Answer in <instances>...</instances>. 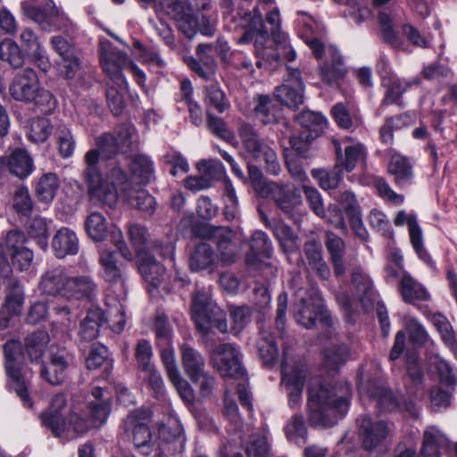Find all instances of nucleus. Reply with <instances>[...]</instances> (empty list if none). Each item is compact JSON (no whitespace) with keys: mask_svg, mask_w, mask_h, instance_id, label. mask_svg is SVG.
<instances>
[{"mask_svg":"<svg viewBox=\"0 0 457 457\" xmlns=\"http://www.w3.org/2000/svg\"><path fill=\"white\" fill-rule=\"evenodd\" d=\"M352 390L348 383L336 386L313 381L308 390V419L314 427L336 425L348 411Z\"/></svg>","mask_w":457,"mask_h":457,"instance_id":"1","label":"nucleus"},{"mask_svg":"<svg viewBox=\"0 0 457 457\" xmlns=\"http://www.w3.org/2000/svg\"><path fill=\"white\" fill-rule=\"evenodd\" d=\"M98 165V151L87 152L83 176L87 193L92 200L111 206L116 203L119 191L125 195L129 190L127 173L118 162H114L109 164L105 179H104Z\"/></svg>","mask_w":457,"mask_h":457,"instance_id":"2","label":"nucleus"},{"mask_svg":"<svg viewBox=\"0 0 457 457\" xmlns=\"http://www.w3.org/2000/svg\"><path fill=\"white\" fill-rule=\"evenodd\" d=\"M65 406V395H55L50 410L41 415V422L55 437L69 441L85 435L90 429V424L84 416L74 410L64 417L62 411Z\"/></svg>","mask_w":457,"mask_h":457,"instance_id":"3","label":"nucleus"},{"mask_svg":"<svg viewBox=\"0 0 457 457\" xmlns=\"http://www.w3.org/2000/svg\"><path fill=\"white\" fill-rule=\"evenodd\" d=\"M100 62L104 71L112 83L106 89L107 104L112 112L118 116L122 112L125 105L124 96L128 92V82L119 71V65L125 63L126 58L117 49L104 46L101 48Z\"/></svg>","mask_w":457,"mask_h":457,"instance_id":"4","label":"nucleus"},{"mask_svg":"<svg viewBox=\"0 0 457 457\" xmlns=\"http://www.w3.org/2000/svg\"><path fill=\"white\" fill-rule=\"evenodd\" d=\"M9 94L16 101L34 103L46 112L55 105L52 93L40 87L37 72L26 68L17 72L9 85Z\"/></svg>","mask_w":457,"mask_h":457,"instance_id":"5","label":"nucleus"},{"mask_svg":"<svg viewBox=\"0 0 457 457\" xmlns=\"http://www.w3.org/2000/svg\"><path fill=\"white\" fill-rule=\"evenodd\" d=\"M318 318L325 326L332 325L330 315L324 306L319 289L312 287L309 289L297 290L295 303L296 322L306 328H312L315 326Z\"/></svg>","mask_w":457,"mask_h":457,"instance_id":"6","label":"nucleus"},{"mask_svg":"<svg viewBox=\"0 0 457 457\" xmlns=\"http://www.w3.org/2000/svg\"><path fill=\"white\" fill-rule=\"evenodd\" d=\"M192 319L197 328L207 335L212 328L220 333L228 331L225 312L212 302L207 292L197 291L193 295L191 306Z\"/></svg>","mask_w":457,"mask_h":457,"instance_id":"7","label":"nucleus"},{"mask_svg":"<svg viewBox=\"0 0 457 457\" xmlns=\"http://www.w3.org/2000/svg\"><path fill=\"white\" fill-rule=\"evenodd\" d=\"M241 21L245 22V24L243 25L245 31L238 38L237 42L239 44L249 43L253 37V33L259 35L262 39L268 41V34L270 32L273 41L278 40L280 43L282 42L281 40H284L285 35H287L280 29L281 18L279 10L277 7L273 8L266 14V22L270 26V29H266L262 13L258 6H255L252 12H245L244 16L241 17Z\"/></svg>","mask_w":457,"mask_h":457,"instance_id":"8","label":"nucleus"},{"mask_svg":"<svg viewBox=\"0 0 457 457\" xmlns=\"http://www.w3.org/2000/svg\"><path fill=\"white\" fill-rule=\"evenodd\" d=\"M359 391L361 395H366L377 402L380 411L406 412L413 418H418L420 410L412 400H402L392 391L383 387L376 381H370L362 373L360 374Z\"/></svg>","mask_w":457,"mask_h":457,"instance_id":"9","label":"nucleus"},{"mask_svg":"<svg viewBox=\"0 0 457 457\" xmlns=\"http://www.w3.org/2000/svg\"><path fill=\"white\" fill-rule=\"evenodd\" d=\"M238 134L246 152L256 161L264 162L267 173L277 176L281 166L275 150L269 145L250 124H243Z\"/></svg>","mask_w":457,"mask_h":457,"instance_id":"10","label":"nucleus"},{"mask_svg":"<svg viewBox=\"0 0 457 457\" xmlns=\"http://www.w3.org/2000/svg\"><path fill=\"white\" fill-rule=\"evenodd\" d=\"M5 370L10 378L9 387L13 390L23 402L26 408H32L33 403L29 397L22 373L23 356L19 342L8 341L4 346Z\"/></svg>","mask_w":457,"mask_h":457,"instance_id":"11","label":"nucleus"},{"mask_svg":"<svg viewBox=\"0 0 457 457\" xmlns=\"http://www.w3.org/2000/svg\"><path fill=\"white\" fill-rule=\"evenodd\" d=\"M162 12L176 21L180 32L187 37L193 38L197 31L206 36L213 35L214 24L204 15L196 16L190 8L185 7L179 0H173Z\"/></svg>","mask_w":457,"mask_h":457,"instance_id":"12","label":"nucleus"},{"mask_svg":"<svg viewBox=\"0 0 457 457\" xmlns=\"http://www.w3.org/2000/svg\"><path fill=\"white\" fill-rule=\"evenodd\" d=\"M359 422L363 450L370 453L383 451L387 440L394 436L395 425L383 420H374L370 416L362 417Z\"/></svg>","mask_w":457,"mask_h":457,"instance_id":"13","label":"nucleus"},{"mask_svg":"<svg viewBox=\"0 0 457 457\" xmlns=\"http://www.w3.org/2000/svg\"><path fill=\"white\" fill-rule=\"evenodd\" d=\"M243 354L235 345L224 343L210 353V362L213 369L224 378L239 379L245 376L242 364Z\"/></svg>","mask_w":457,"mask_h":457,"instance_id":"14","label":"nucleus"},{"mask_svg":"<svg viewBox=\"0 0 457 457\" xmlns=\"http://www.w3.org/2000/svg\"><path fill=\"white\" fill-rule=\"evenodd\" d=\"M281 370L282 383L286 386L289 396V405L295 408L302 398L306 369L303 364L297 362L290 354L288 349L285 347L283 349Z\"/></svg>","mask_w":457,"mask_h":457,"instance_id":"15","label":"nucleus"},{"mask_svg":"<svg viewBox=\"0 0 457 457\" xmlns=\"http://www.w3.org/2000/svg\"><path fill=\"white\" fill-rule=\"evenodd\" d=\"M150 412L138 409L130 412L123 420L122 435L131 441L137 448L146 447L152 440L148 426Z\"/></svg>","mask_w":457,"mask_h":457,"instance_id":"16","label":"nucleus"},{"mask_svg":"<svg viewBox=\"0 0 457 457\" xmlns=\"http://www.w3.org/2000/svg\"><path fill=\"white\" fill-rule=\"evenodd\" d=\"M262 197H270L277 207L286 215L291 216L302 203L301 195L287 184L270 181L261 187Z\"/></svg>","mask_w":457,"mask_h":457,"instance_id":"17","label":"nucleus"},{"mask_svg":"<svg viewBox=\"0 0 457 457\" xmlns=\"http://www.w3.org/2000/svg\"><path fill=\"white\" fill-rule=\"evenodd\" d=\"M274 96L281 104L292 109L303 104V83L299 70L288 68V78L275 88Z\"/></svg>","mask_w":457,"mask_h":457,"instance_id":"18","label":"nucleus"},{"mask_svg":"<svg viewBox=\"0 0 457 457\" xmlns=\"http://www.w3.org/2000/svg\"><path fill=\"white\" fill-rule=\"evenodd\" d=\"M21 8L25 16L38 24L45 30L65 29L70 21L60 14L55 9L46 12L28 3H22Z\"/></svg>","mask_w":457,"mask_h":457,"instance_id":"19","label":"nucleus"},{"mask_svg":"<svg viewBox=\"0 0 457 457\" xmlns=\"http://www.w3.org/2000/svg\"><path fill=\"white\" fill-rule=\"evenodd\" d=\"M24 303V293L21 283L11 278L7 286V295L0 311V328H6L12 318L20 314Z\"/></svg>","mask_w":457,"mask_h":457,"instance_id":"20","label":"nucleus"},{"mask_svg":"<svg viewBox=\"0 0 457 457\" xmlns=\"http://www.w3.org/2000/svg\"><path fill=\"white\" fill-rule=\"evenodd\" d=\"M198 59L192 56L185 59L190 69L206 81H213L216 76L217 63L212 56V45H199L196 48Z\"/></svg>","mask_w":457,"mask_h":457,"instance_id":"21","label":"nucleus"},{"mask_svg":"<svg viewBox=\"0 0 457 457\" xmlns=\"http://www.w3.org/2000/svg\"><path fill=\"white\" fill-rule=\"evenodd\" d=\"M353 294L362 307L368 311L376 300V293L370 278L361 269H356L352 274Z\"/></svg>","mask_w":457,"mask_h":457,"instance_id":"22","label":"nucleus"},{"mask_svg":"<svg viewBox=\"0 0 457 457\" xmlns=\"http://www.w3.org/2000/svg\"><path fill=\"white\" fill-rule=\"evenodd\" d=\"M337 167L343 171L351 172L359 162L366 159L367 151L360 142L351 141L345 146L344 154L340 145L336 146Z\"/></svg>","mask_w":457,"mask_h":457,"instance_id":"23","label":"nucleus"},{"mask_svg":"<svg viewBox=\"0 0 457 457\" xmlns=\"http://www.w3.org/2000/svg\"><path fill=\"white\" fill-rule=\"evenodd\" d=\"M181 362L186 374L196 382L205 371V359L203 354L188 344L180 346Z\"/></svg>","mask_w":457,"mask_h":457,"instance_id":"24","label":"nucleus"},{"mask_svg":"<svg viewBox=\"0 0 457 457\" xmlns=\"http://www.w3.org/2000/svg\"><path fill=\"white\" fill-rule=\"evenodd\" d=\"M249 246L250 250L245 256V261L250 265H255L271 257V241L263 231L256 230L252 234Z\"/></svg>","mask_w":457,"mask_h":457,"instance_id":"25","label":"nucleus"},{"mask_svg":"<svg viewBox=\"0 0 457 457\" xmlns=\"http://www.w3.org/2000/svg\"><path fill=\"white\" fill-rule=\"evenodd\" d=\"M70 277L62 267L47 270L41 277L40 289L47 295H61L65 297Z\"/></svg>","mask_w":457,"mask_h":457,"instance_id":"26","label":"nucleus"},{"mask_svg":"<svg viewBox=\"0 0 457 457\" xmlns=\"http://www.w3.org/2000/svg\"><path fill=\"white\" fill-rule=\"evenodd\" d=\"M103 269V277L110 284L120 285L123 294L127 295L126 275L117 265L115 252L103 251L99 258Z\"/></svg>","mask_w":457,"mask_h":457,"instance_id":"27","label":"nucleus"},{"mask_svg":"<svg viewBox=\"0 0 457 457\" xmlns=\"http://www.w3.org/2000/svg\"><path fill=\"white\" fill-rule=\"evenodd\" d=\"M138 270L145 281L153 289L158 288L164 280L165 268L147 253L139 255Z\"/></svg>","mask_w":457,"mask_h":457,"instance_id":"28","label":"nucleus"},{"mask_svg":"<svg viewBox=\"0 0 457 457\" xmlns=\"http://www.w3.org/2000/svg\"><path fill=\"white\" fill-rule=\"evenodd\" d=\"M126 295L123 294L120 299L108 296L106 302L104 321L108 322L111 329L117 334L122 332L126 325Z\"/></svg>","mask_w":457,"mask_h":457,"instance_id":"29","label":"nucleus"},{"mask_svg":"<svg viewBox=\"0 0 457 457\" xmlns=\"http://www.w3.org/2000/svg\"><path fill=\"white\" fill-rule=\"evenodd\" d=\"M297 122L308 132L301 134V138L304 141H311L319 137L326 129L327 120L320 113L310 110H304L296 116Z\"/></svg>","mask_w":457,"mask_h":457,"instance_id":"30","label":"nucleus"},{"mask_svg":"<svg viewBox=\"0 0 457 457\" xmlns=\"http://www.w3.org/2000/svg\"><path fill=\"white\" fill-rule=\"evenodd\" d=\"M448 445L446 436L436 427L428 426L423 434L422 457H441V450Z\"/></svg>","mask_w":457,"mask_h":457,"instance_id":"31","label":"nucleus"},{"mask_svg":"<svg viewBox=\"0 0 457 457\" xmlns=\"http://www.w3.org/2000/svg\"><path fill=\"white\" fill-rule=\"evenodd\" d=\"M52 246L58 258L73 255L79 251V238L73 230L63 227L53 237Z\"/></svg>","mask_w":457,"mask_h":457,"instance_id":"32","label":"nucleus"},{"mask_svg":"<svg viewBox=\"0 0 457 457\" xmlns=\"http://www.w3.org/2000/svg\"><path fill=\"white\" fill-rule=\"evenodd\" d=\"M327 54H330L331 59L320 67L321 79L328 85L337 84L339 79L345 77L346 70L336 47L328 46L326 50Z\"/></svg>","mask_w":457,"mask_h":457,"instance_id":"33","label":"nucleus"},{"mask_svg":"<svg viewBox=\"0 0 457 457\" xmlns=\"http://www.w3.org/2000/svg\"><path fill=\"white\" fill-rule=\"evenodd\" d=\"M97 293V286L89 276L70 278L65 297L81 299H93Z\"/></svg>","mask_w":457,"mask_h":457,"instance_id":"34","label":"nucleus"},{"mask_svg":"<svg viewBox=\"0 0 457 457\" xmlns=\"http://www.w3.org/2000/svg\"><path fill=\"white\" fill-rule=\"evenodd\" d=\"M325 246L329 254V260L332 263L334 273L337 277H341L345 272L344 255L345 253V241L332 232H328Z\"/></svg>","mask_w":457,"mask_h":457,"instance_id":"35","label":"nucleus"},{"mask_svg":"<svg viewBox=\"0 0 457 457\" xmlns=\"http://www.w3.org/2000/svg\"><path fill=\"white\" fill-rule=\"evenodd\" d=\"M68 365V361L62 353H53L49 362L41 366V377L51 385H60L65 378Z\"/></svg>","mask_w":457,"mask_h":457,"instance_id":"36","label":"nucleus"},{"mask_svg":"<svg viewBox=\"0 0 457 457\" xmlns=\"http://www.w3.org/2000/svg\"><path fill=\"white\" fill-rule=\"evenodd\" d=\"M5 162L10 173L20 179L27 178L34 169L32 157L27 151L21 148L14 149L9 156L5 157Z\"/></svg>","mask_w":457,"mask_h":457,"instance_id":"37","label":"nucleus"},{"mask_svg":"<svg viewBox=\"0 0 457 457\" xmlns=\"http://www.w3.org/2000/svg\"><path fill=\"white\" fill-rule=\"evenodd\" d=\"M217 261V256L212 246L206 243H200L192 251L188 264L189 269L194 272H198L210 268H213Z\"/></svg>","mask_w":457,"mask_h":457,"instance_id":"38","label":"nucleus"},{"mask_svg":"<svg viewBox=\"0 0 457 457\" xmlns=\"http://www.w3.org/2000/svg\"><path fill=\"white\" fill-rule=\"evenodd\" d=\"M129 170L131 179L139 185L149 184L155 178L154 163L144 154L136 155L131 159Z\"/></svg>","mask_w":457,"mask_h":457,"instance_id":"39","label":"nucleus"},{"mask_svg":"<svg viewBox=\"0 0 457 457\" xmlns=\"http://www.w3.org/2000/svg\"><path fill=\"white\" fill-rule=\"evenodd\" d=\"M309 267L322 279L330 277V270L323 259L320 245L316 241L306 242L303 247Z\"/></svg>","mask_w":457,"mask_h":457,"instance_id":"40","label":"nucleus"},{"mask_svg":"<svg viewBox=\"0 0 457 457\" xmlns=\"http://www.w3.org/2000/svg\"><path fill=\"white\" fill-rule=\"evenodd\" d=\"M214 237L216 238L217 247L220 253V261L229 265L236 262L237 253L235 246L232 245L233 232L231 229L221 227L214 230Z\"/></svg>","mask_w":457,"mask_h":457,"instance_id":"41","label":"nucleus"},{"mask_svg":"<svg viewBox=\"0 0 457 457\" xmlns=\"http://www.w3.org/2000/svg\"><path fill=\"white\" fill-rule=\"evenodd\" d=\"M399 291L404 302L413 303L428 298L427 290L409 273L403 272L400 280Z\"/></svg>","mask_w":457,"mask_h":457,"instance_id":"42","label":"nucleus"},{"mask_svg":"<svg viewBox=\"0 0 457 457\" xmlns=\"http://www.w3.org/2000/svg\"><path fill=\"white\" fill-rule=\"evenodd\" d=\"M259 355L265 365L272 364L278 357V349L273 334L268 328L262 326L257 342Z\"/></svg>","mask_w":457,"mask_h":457,"instance_id":"43","label":"nucleus"},{"mask_svg":"<svg viewBox=\"0 0 457 457\" xmlns=\"http://www.w3.org/2000/svg\"><path fill=\"white\" fill-rule=\"evenodd\" d=\"M254 114L263 124L278 121L280 116V107L268 95H261L256 98Z\"/></svg>","mask_w":457,"mask_h":457,"instance_id":"44","label":"nucleus"},{"mask_svg":"<svg viewBox=\"0 0 457 457\" xmlns=\"http://www.w3.org/2000/svg\"><path fill=\"white\" fill-rule=\"evenodd\" d=\"M104 322V312L100 308H94L88 311L80 324L79 334L81 337L86 341L96 339L99 333V328Z\"/></svg>","mask_w":457,"mask_h":457,"instance_id":"45","label":"nucleus"},{"mask_svg":"<svg viewBox=\"0 0 457 457\" xmlns=\"http://www.w3.org/2000/svg\"><path fill=\"white\" fill-rule=\"evenodd\" d=\"M388 172L395 177V183L404 186L412 179V166L407 158L394 154L388 164Z\"/></svg>","mask_w":457,"mask_h":457,"instance_id":"46","label":"nucleus"},{"mask_svg":"<svg viewBox=\"0 0 457 457\" xmlns=\"http://www.w3.org/2000/svg\"><path fill=\"white\" fill-rule=\"evenodd\" d=\"M60 187L58 176L53 172L42 175L36 184V195L39 201L50 203L55 197Z\"/></svg>","mask_w":457,"mask_h":457,"instance_id":"47","label":"nucleus"},{"mask_svg":"<svg viewBox=\"0 0 457 457\" xmlns=\"http://www.w3.org/2000/svg\"><path fill=\"white\" fill-rule=\"evenodd\" d=\"M204 103L207 110L213 108L219 112H224L229 107V102L218 82H212L204 87Z\"/></svg>","mask_w":457,"mask_h":457,"instance_id":"48","label":"nucleus"},{"mask_svg":"<svg viewBox=\"0 0 457 457\" xmlns=\"http://www.w3.org/2000/svg\"><path fill=\"white\" fill-rule=\"evenodd\" d=\"M48 342L49 336L43 330L34 332L26 337L25 348L32 362L37 361L43 356Z\"/></svg>","mask_w":457,"mask_h":457,"instance_id":"49","label":"nucleus"},{"mask_svg":"<svg viewBox=\"0 0 457 457\" xmlns=\"http://www.w3.org/2000/svg\"><path fill=\"white\" fill-rule=\"evenodd\" d=\"M272 44H274L273 41ZM274 46V47L271 46L269 39L266 41L260 37L255 41V53L259 59L256 62L258 67L262 66V61L269 62L270 68L277 66L280 59V50L276 45Z\"/></svg>","mask_w":457,"mask_h":457,"instance_id":"50","label":"nucleus"},{"mask_svg":"<svg viewBox=\"0 0 457 457\" xmlns=\"http://www.w3.org/2000/svg\"><path fill=\"white\" fill-rule=\"evenodd\" d=\"M353 356L346 344L334 345L325 350V365L330 370H337Z\"/></svg>","mask_w":457,"mask_h":457,"instance_id":"51","label":"nucleus"},{"mask_svg":"<svg viewBox=\"0 0 457 457\" xmlns=\"http://www.w3.org/2000/svg\"><path fill=\"white\" fill-rule=\"evenodd\" d=\"M408 228L410 239L416 253L424 262L432 265L431 258L426 249L423 247V237L421 228L418 224L416 217L412 214L408 219Z\"/></svg>","mask_w":457,"mask_h":457,"instance_id":"52","label":"nucleus"},{"mask_svg":"<svg viewBox=\"0 0 457 457\" xmlns=\"http://www.w3.org/2000/svg\"><path fill=\"white\" fill-rule=\"evenodd\" d=\"M0 59L6 62L13 69L24 64V57L19 46L12 39H5L0 44Z\"/></svg>","mask_w":457,"mask_h":457,"instance_id":"53","label":"nucleus"},{"mask_svg":"<svg viewBox=\"0 0 457 457\" xmlns=\"http://www.w3.org/2000/svg\"><path fill=\"white\" fill-rule=\"evenodd\" d=\"M129 204L147 214H153L155 210L156 202L146 190L139 189L133 193L125 194Z\"/></svg>","mask_w":457,"mask_h":457,"instance_id":"54","label":"nucleus"},{"mask_svg":"<svg viewBox=\"0 0 457 457\" xmlns=\"http://www.w3.org/2000/svg\"><path fill=\"white\" fill-rule=\"evenodd\" d=\"M85 227L88 236L93 240L101 242L105 238L107 234V222L102 214L92 212L87 216Z\"/></svg>","mask_w":457,"mask_h":457,"instance_id":"55","label":"nucleus"},{"mask_svg":"<svg viewBox=\"0 0 457 457\" xmlns=\"http://www.w3.org/2000/svg\"><path fill=\"white\" fill-rule=\"evenodd\" d=\"M343 170L337 169V164L332 171L326 170H312V175L324 190L335 189L343 179Z\"/></svg>","mask_w":457,"mask_h":457,"instance_id":"56","label":"nucleus"},{"mask_svg":"<svg viewBox=\"0 0 457 457\" xmlns=\"http://www.w3.org/2000/svg\"><path fill=\"white\" fill-rule=\"evenodd\" d=\"M96 145L97 146L96 150L98 151L99 157L100 154H102V155L109 159L121 151L115 132H107L100 135L96 138Z\"/></svg>","mask_w":457,"mask_h":457,"instance_id":"57","label":"nucleus"},{"mask_svg":"<svg viewBox=\"0 0 457 457\" xmlns=\"http://www.w3.org/2000/svg\"><path fill=\"white\" fill-rule=\"evenodd\" d=\"M115 135L121 148V152L127 153L138 144V136L136 128L131 124H123L116 128Z\"/></svg>","mask_w":457,"mask_h":457,"instance_id":"58","label":"nucleus"},{"mask_svg":"<svg viewBox=\"0 0 457 457\" xmlns=\"http://www.w3.org/2000/svg\"><path fill=\"white\" fill-rule=\"evenodd\" d=\"M27 232L42 249H46L48 231L45 219L40 217L31 219L27 224Z\"/></svg>","mask_w":457,"mask_h":457,"instance_id":"59","label":"nucleus"},{"mask_svg":"<svg viewBox=\"0 0 457 457\" xmlns=\"http://www.w3.org/2000/svg\"><path fill=\"white\" fill-rule=\"evenodd\" d=\"M245 452L248 457H268L270 446L263 434H253L249 436L245 445Z\"/></svg>","mask_w":457,"mask_h":457,"instance_id":"60","label":"nucleus"},{"mask_svg":"<svg viewBox=\"0 0 457 457\" xmlns=\"http://www.w3.org/2000/svg\"><path fill=\"white\" fill-rule=\"evenodd\" d=\"M52 133L50 121L46 118H36L30 122L29 137L35 143H43Z\"/></svg>","mask_w":457,"mask_h":457,"instance_id":"61","label":"nucleus"},{"mask_svg":"<svg viewBox=\"0 0 457 457\" xmlns=\"http://www.w3.org/2000/svg\"><path fill=\"white\" fill-rule=\"evenodd\" d=\"M403 325L409 333L411 341L415 345H423L428 341V334L417 319L405 316Z\"/></svg>","mask_w":457,"mask_h":457,"instance_id":"62","label":"nucleus"},{"mask_svg":"<svg viewBox=\"0 0 457 457\" xmlns=\"http://www.w3.org/2000/svg\"><path fill=\"white\" fill-rule=\"evenodd\" d=\"M55 137L59 146L60 154L63 158L72 155L75 149V140L69 128L60 126L55 132Z\"/></svg>","mask_w":457,"mask_h":457,"instance_id":"63","label":"nucleus"},{"mask_svg":"<svg viewBox=\"0 0 457 457\" xmlns=\"http://www.w3.org/2000/svg\"><path fill=\"white\" fill-rule=\"evenodd\" d=\"M89 409L91 411V420H87L84 417L90 424V428L92 427H96L104 424L111 412V404L109 401H97L91 402L89 403Z\"/></svg>","mask_w":457,"mask_h":457,"instance_id":"64","label":"nucleus"}]
</instances>
